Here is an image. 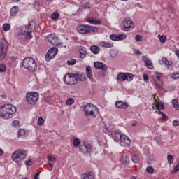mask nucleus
Masks as SVG:
<instances>
[{"label": "nucleus", "instance_id": "1", "mask_svg": "<svg viewBox=\"0 0 179 179\" xmlns=\"http://www.w3.org/2000/svg\"><path fill=\"white\" fill-rule=\"evenodd\" d=\"M34 29H36V22L31 21L28 25L25 26V29L22 27H17L16 29L15 36L18 40H31L33 38L31 33Z\"/></svg>", "mask_w": 179, "mask_h": 179}, {"label": "nucleus", "instance_id": "2", "mask_svg": "<svg viewBox=\"0 0 179 179\" xmlns=\"http://www.w3.org/2000/svg\"><path fill=\"white\" fill-rule=\"evenodd\" d=\"M16 113V108L12 104H5L0 107V117L4 120L12 118Z\"/></svg>", "mask_w": 179, "mask_h": 179}, {"label": "nucleus", "instance_id": "3", "mask_svg": "<svg viewBox=\"0 0 179 179\" xmlns=\"http://www.w3.org/2000/svg\"><path fill=\"white\" fill-rule=\"evenodd\" d=\"M20 68H24L29 72H35L37 69V63L36 60L31 57H26L24 59L20 64Z\"/></svg>", "mask_w": 179, "mask_h": 179}, {"label": "nucleus", "instance_id": "4", "mask_svg": "<svg viewBox=\"0 0 179 179\" xmlns=\"http://www.w3.org/2000/svg\"><path fill=\"white\" fill-rule=\"evenodd\" d=\"M11 157L15 163H21L27 157V151L23 149H17L12 154Z\"/></svg>", "mask_w": 179, "mask_h": 179}, {"label": "nucleus", "instance_id": "5", "mask_svg": "<svg viewBox=\"0 0 179 179\" xmlns=\"http://www.w3.org/2000/svg\"><path fill=\"white\" fill-rule=\"evenodd\" d=\"M83 111L85 117H89V115H90L91 117H95L96 113L99 111V108L92 103H87L83 105Z\"/></svg>", "mask_w": 179, "mask_h": 179}, {"label": "nucleus", "instance_id": "6", "mask_svg": "<svg viewBox=\"0 0 179 179\" xmlns=\"http://www.w3.org/2000/svg\"><path fill=\"white\" fill-rule=\"evenodd\" d=\"M38 93L34 92H29L26 94V101L29 106H35L38 101Z\"/></svg>", "mask_w": 179, "mask_h": 179}, {"label": "nucleus", "instance_id": "7", "mask_svg": "<svg viewBox=\"0 0 179 179\" xmlns=\"http://www.w3.org/2000/svg\"><path fill=\"white\" fill-rule=\"evenodd\" d=\"M63 80L66 85H76L77 83L75 73H66L63 78Z\"/></svg>", "mask_w": 179, "mask_h": 179}, {"label": "nucleus", "instance_id": "8", "mask_svg": "<svg viewBox=\"0 0 179 179\" xmlns=\"http://www.w3.org/2000/svg\"><path fill=\"white\" fill-rule=\"evenodd\" d=\"M0 61H3L6 58V52L8 51V45H6V41L3 38L0 41Z\"/></svg>", "mask_w": 179, "mask_h": 179}, {"label": "nucleus", "instance_id": "9", "mask_svg": "<svg viewBox=\"0 0 179 179\" xmlns=\"http://www.w3.org/2000/svg\"><path fill=\"white\" fill-rule=\"evenodd\" d=\"M57 54H58V48L55 47L51 48L45 55V61H47V62H50L51 59H54V58H55Z\"/></svg>", "mask_w": 179, "mask_h": 179}, {"label": "nucleus", "instance_id": "10", "mask_svg": "<svg viewBox=\"0 0 179 179\" xmlns=\"http://www.w3.org/2000/svg\"><path fill=\"white\" fill-rule=\"evenodd\" d=\"M123 25L124 29L123 30L124 31H129V29H134L135 27V24L134 23V21L131 18H125L123 20Z\"/></svg>", "mask_w": 179, "mask_h": 179}, {"label": "nucleus", "instance_id": "11", "mask_svg": "<svg viewBox=\"0 0 179 179\" xmlns=\"http://www.w3.org/2000/svg\"><path fill=\"white\" fill-rule=\"evenodd\" d=\"M120 145L123 148H129L131 146V139L126 135H123L120 140Z\"/></svg>", "mask_w": 179, "mask_h": 179}, {"label": "nucleus", "instance_id": "12", "mask_svg": "<svg viewBox=\"0 0 179 179\" xmlns=\"http://www.w3.org/2000/svg\"><path fill=\"white\" fill-rule=\"evenodd\" d=\"M76 30L80 34H89V24L78 25Z\"/></svg>", "mask_w": 179, "mask_h": 179}, {"label": "nucleus", "instance_id": "13", "mask_svg": "<svg viewBox=\"0 0 179 179\" xmlns=\"http://www.w3.org/2000/svg\"><path fill=\"white\" fill-rule=\"evenodd\" d=\"M47 40L52 44V45H59V41L58 39V36L54 35V34H50L48 35L46 37Z\"/></svg>", "mask_w": 179, "mask_h": 179}, {"label": "nucleus", "instance_id": "14", "mask_svg": "<svg viewBox=\"0 0 179 179\" xmlns=\"http://www.w3.org/2000/svg\"><path fill=\"white\" fill-rule=\"evenodd\" d=\"M94 66L95 69H99V71H101L102 72H104L108 69L107 65L101 62H95L94 63Z\"/></svg>", "mask_w": 179, "mask_h": 179}, {"label": "nucleus", "instance_id": "15", "mask_svg": "<svg viewBox=\"0 0 179 179\" xmlns=\"http://www.w3.org/2000/svg\"><path fill=\"white\" fill-rule=\"evenodd\" d=\"M86 22H87L90 24H95V25L101 24V20H97L96 18L93 17H87Z\"/></svg>", "mask_w": 179, "mask_h": 179}, {"label": "nucleus", "instance_id": "16", "mask_svg": "<svg viewBox=\"0 0 179 179\" xmlns=\"http://www.w3.org/2000/svg\"><path fill=\"white\" fill-rule=\"evenodd\" d=\"M115 107H117V108H124V110H127V108H128V103L125 101H117L115 103Z\"/></svg>", "mask_w": 179, "mask_h": 179}, {"label": "nucleus", "instance_id": "17", "mask_svg": "<svg viewBox=\"0 0 179 179\" xmlns=\"http://www.w3.org/2000/svg\"><path fill=\"white\" fill-rule=\"evenodd\" d=\"M99 45L103 48H113L114 47L113 43L104 41H100Z\"/></svg>", "mask_w": 179, "mask_h": 179}, {"label": "nucleus", "instance_id": "18", "mask_svg": "<svg viewBox=\"0 0 179 179\" xmlns=\"http://www.w3.org/2000/svg\"><path fill=\"white\" fill-rule=\"evenodd\" d=\"M122 136L123 135L118 131H113L112 133V138L115 141V142H120L121 138H122Z\"/></svg>", "mask_w": 179, "mask_h": 179}, {"label": "nucleus", "instance_id": "19", "mask_svg": "<svg viewBox=\"0 0 179 179\" xmlns=\"http://www.w3.org/2000/svg\"><path fill=\"white\" fill-rule=\"evenodd\" d=\"M86 76L90 80L93 79V73H92V67L90 66H87L85 69Z\"/></svg>", "mask_w": 179, "mask_h": 179}, {"label": "nucleus", "instance_id": "20", "mask_svg": "<svg viewBox=\"0 0 179 179\" xmlns=\"http://www.w3.org/2000/svg\"><path fill=\"white\" fill-rule=\"evenodd\" d=\"M76 76V79L78 82H85L86 80V76L85 74H79L78 73H74Z\"/></svg>", "mask_w": 179, "mask_h": 179}, {"label": "nucleus", "instance_id": "21", "mask_svg": "<svg viewBox=\"0 0 179 179\" xmlns=\"http://www.w3.org/2000/svg\"><path fill=\"white\" fill-rule=\"evenodd\" d=\"M82 179H94V176L92 172H87L82 175Z\"/></svg>", "mask_w": 179, "mask_h": 179}, {"label": "nucleus", "instance_id": "22", "mask_svg": "<svg viewBox=\"0 0 179 179\" xmlns=\"http://www.w3.org/2000/svg\"><path fill=\"white\" fill-rule=\"evenodd\" d=\"M117 79L120 82H124V80H127V73H120L117 75Z\"/></svg>", "mask_w": 179, "mask_h": 179}, {"label": "nucleus", "instance_id": "23", "mask_svg": "<svg viewBox=\"0 0 179 179\" xmlns=\"http://www.w3.org/2000/svg\"><path fill=\"white\" fill-rule=\"evenodd\" d=\"M89 34L90 33H99V28L97 27L88 25Z\"/></svg>", "mask_w": 179, "mask_h": 179}, {"label": "nucleus", "instance_id": "24", "mask_svg": "<svg viewBox=\"0 0 179 179\" xmlns=\"http://www.w3.org/2000/svg\"><path fill=\"white\" fill-rule=\"evenodd\" d=\"M90 51H92L93 54H99V52H100V48L96 45H92L90 47Z\"/></svg>", "mask_w": 179, "mask_h": 179}, {"label": "nucleus", "instance_id": "25", "mask_svg": "<svg viewBox=\"0 0 179 179\" xmlns=\"http://www.w3.org/2000/svg\"><path fill=\"white\" fill-rule=\"evenodd\" d=\"M158 114L159 115H162V117L159 118V120L162 121V122H164V121H167L169 120V117L167 115H166V114H164V113L159 111Z\"/></svg>", "mask_w": 179, "mask_h": 179}, {"label": "nucleus", "instance_id": "26", "mask_svg": "<svg viewBox=\"0 0 179 179\" xmlns=\"http://www.w3.org/2000/svg\"><path fill=\"white\" fill-rule=\"evenodd\" d=\"M19 13V7L14 6L10 10V15L11 16H16L17 13Z\"/></svg>", "mask_w": 179, "mask_h": 179}, {"label": "nucleus", "instance_id": "27", "mask_svg": "<svg viewBox=\"0 0 179 179\" xmlns=\"http://www.w3.org/2000/svg\"><path fill=\"white\" fill-rule=\"evenodd\" d=\"M83 146L85 148L87 152H90L92 149V144L88 143H83Z\"/></svg>", "mask_w": 179, "mask_h": 179}, {"label": "nucleus", "instance_id": "28", "mask_svg": "<svg viewBox=\"0 0 179 179\" xmlns=\"http://www.w3.org/2000/svg\"><path fill=\"white\" fill-rule=\"evenodd\" d=\"M172 104H173L174 108H176V110H179V104H178V99H173L172 101Z\"/></svg>", "mask_w": 179, "mask_h": 179}, {"label": "nucleus", "instance_id": "29", "mask_svg": "<svg viewBox=\"0 0 179 179\" xmlns=\"http://www.w3.org/2000/svg\"><path fill=\"white\" fill-rule=\"evenodd\" d=\"M134 80V75L131 73H126V80L131 82Z\"/></svg>", "mask_w": 179, "mask_h": 179}, {"label": "nucleus", "instance_id": "30", "mask_svg": "<svg viewBox=\"0 0 179 179\" xmlns=\"http://www.w3.org/2000/svg\"><path fill=\"white\" fill-rule=\"evenodd\" d=\"M158 38L160 41V43H164L166 41H167V37L166 36H162L160 34L158 35Z\"/></svg>", "mask_w": 179, "mask_h": 179}, {"label": "nucleus", "instance_id": "31", "mask_svg": "<svg viewBox=\"0 0 179 179\" xmlns=\"http://www.w3.org/2000/svg\"><path fill=\"white\" fill-rule=\"evenodd\" d=\"M80 145V141L79 140V138H76L73 140V145L75 148H78V146H79Z\"/></svg>", "mask_w": 179, "mask_h": 179}, {"label": "nucleus", "instance_id": "32", "mask_svg": "<svg viewBox=\"0 0 179 179\" xmlns=\"http://www.w3.org/2000/svg\"><path fill=\"white\" fill-rule=\"evenodd\" d=\"M145 65L148 69H153V64L152 63V61H150V59L148 62H145Z\"/></svg>", "mask_w": 179, "mask_h": 179}, {"label": "nucleus", "instance_id": "33", "mask_svg": "<svg viewBox=\"0 0 179 179\" xmlns=\"http://www.w3.org/2000/svg\"><path fill=\"white\" fill-rule=\"evenodd\" d=\"M75 103V99L73 98H69L66 100V106H72Z\"/></svg>", "mask_w": 179, "mask_h": 179}, {"label": "nucleus", "instance_id": "34", "mask_svg": "<svg viewBox=\"0 0 179 179\" xmlns=\"http://www.w3.org/2000/svg\"><path fill=\"white\" fill-rule=\"evenodd\" d=\"M117 36V41L125 40V38H127V35H125V34H120Z\"/></svg>", "mask_w": 179, "mask_h": 179}, {"label": "nucleus", "instance_id": "35", "mask_svg": "<svg viewBox=\"0 0 179 179\" xmlns=\"http://www.w3.org/2000/svg\"><path fill=\"white\" fill-rule=\"evenodd\" d=\"M162 78V73L159 72H155L153 75V79H157V80H160V78Z\"/></svg>", "mask_w": 179, "mask_h": 179}, {"label": "nucleus", "instance_id": "36", "mask_svg": "<svg viewBox=\"0 0 179 179\" xmlns=\"http://www.w3.org/2000/svg\"><path fill=\"white\" fill-rule=\"evenodd\" d=\"M25 134H26V131H24V129H19V131L17 134V136L18 138H20V136H23Z\"/></svg>", "mask_w": 179, "mask_h": 179}, {"label": "nucleus", "instance_id": "37", "mask_svg": "<svg viewBox=\"0 0 179 179\" xmlns=\"http://www.w3.org/2000/svg\"><path fill=\"white\" fill-rule=\"evenodd\" d=\"M167 160L169 164H173V163H174V157L171 155H168Z\"/></svg>", "mask_w": 179, "mask_h": 179}, {"label": "nucleus", "instance_id": "38", "mask_svg": "<svg viewBox=\"0 0 179 179\" xmlns=\"http://www.w3.org/2000/svg\"><path fill=\"white\" fill-rule=\"evenodd\" d=\"M76 64V60L71 59L69 60H67V65H69V66H73V65H75Z\"/></svg>", "mask_w": 179, "mask_h": 179}, {"label": "nucleus", "instance_id": "39", "mask_svg": "<svg viewBox=\"0 0 179 179\" xmlns=\"http://www.w3.org/2000/svg\"><path fill=\"white\" fill-rule=\"evenodd\" d=\"M87 54V52H86V50H80V57L83 59L86 57V55Z\"/></svg>", "mask_w": 179, "mask_h": 179}, {"label": "nucleus", "instance_id": "40", "mask_svg": "<svg viewBox=\"0 0 179 179\" xmlns=\"http://www.w3.org/2000/svg\"><path fill=\"white\" fill-rule=\"evenodd\" d=\"M157 110L160 111V110H164V105L162 102L157 103Z\"/></svg>", "mask_w": 179, "mask_h": 179}, {"label": "nucleus", "instance_id": "41", "mask_svg": "<svg viewBox=\"0 0 179 179\" xmlns=\"http://www.w3.org/2000/svg\"><path fill=\"white\" fill-rule=\"evenodd\" d=\"M3 30L4 31H8V30H10V24L6 23L3 25Z\"/></svg>", "mask_w": 179, "mask_h": 179}, {"label": "nucleus", "instance_id": "42", "mask_svg": "<svg viewBox=\"0 0 179 179\" xmlns=\"http://www.w3.org/2000/svg\"><path fill=\"white\" fill-rule=\"evenodd\" d=\"M6 66L5 64H0V72L1 73H3V72H6Z\"/></svg>", "mask_w": 179, "mask_h": 179}, {"label": "nucleus", "instance_id": "43", "mask_svg": "<svg viewBox=\"0 0 179 179\" xmlns=\"http://www.w3.org/2000/svg\"><path fill=\"white\" fill-rule=\"evenodd\" d=\"M164 65H166V66H168V69L172 71L173 66H171V65H173V62H170L168 60V62H166Z\"/></svg>", "mask_w": 179, "mask_h": 179}, {"label": "nucleus", "instance_id": "44", "mask_svg": "<svg viewBox=\"0 0 179 179\" xmlns=\"http://www.w3.org/2000/svg\"><path fill=\"white\" fill-rule=\"evenodd\" d=\"M110 55H111L112 58H115V57H117V55H118V50H111Z\"/></svg>", "mask_w": 179, "mask_h": 179}, {"label": "nucleus", "instance_id": "45", "mask_svg": "<svg viewBox=\"0 0 179 179\" xmlns=\"http://www.w3.org/2000/svg\"><path fill=\"white\" fill-rule=\"evenodd\" d=\"M146 171L149 174H153V173H155V169H153V167L152 166H148L146 169Z\"/></svg>", "mask_w": 179, "mask_h": 179}, {"label": "nucleus", "instance_id": "46", "mask_svg": "<svg viewBox=\"0 0 179 179\" xmlns=\"http://www.w3.org/2000/svg\"><path fill=\"white\" fill-rule=\"evenodd\" d=\"M58 17H59V13H58L57 12H55L52 14V20H57Z\"/></svg>", "mask_w": 179, "mask_h": 179}, {"label": "nucleus", "instance_id": "47", "mask_svg": "<svg viewBox=\"0 0 179 179\" xmlns=\"http://www.w3.org/2000/svg\"><path fill=\"white\" fill-rule=\"evenodd\" d=\"M123 164L128 165L129 164V156H125L123 157Z\"/></svg>", "mask_w": 179, "mask_h": 179}, {"label": "nucleus", "instance_id": "48", "mask_svg": "<svg viewBox=\"0 0 179 179\" xmlns=\"http://www.w3.org/2000/svg\"><path fill=\"white\" fill-rule=\"evenodd\" d=\"M131 160H132L133 163H139V159L138 158V157L136 155H133L131 157Z\"/></svg>", "mask_w": 179, "mask_h": 179}, {"label": "nucleus", "instance_id": "49", "mask_svg": "<svg viewBox=\"0 0 179 179\" xmlns=\"http://www.w3.org/2000/svg\"><path fill=\"white\" fill-rule=\"evenodd\" d=\"M38 124L41 126L44 124V119L42 117H38Z\"/></svg>", "mask_w": 179, "mask_h": 179}, {"label": "nucleus", "instance_id": "50", "mask_svg": "<svg viewBox=\"0 0 179 179\" xmlns=\"http://www.w3.org/2000/svg\"><path fill=\"white\" fill-rule=\"evenodd\" d=\"M110 40H113V41H118L117 36L115 34H111L110 36Z\"/></svg>", "mask_w": 179, "mask_h": 179}, {"label": "nucleus", "instance_id": "51", "mask_svg": "<svg viewBox=\"0 0 179 179\" xmlns=\"http://www.w3.org/2000/svg\"><path fill=\"white\" fill-rule=\"evenodd\" d=\"M135 40L136 41H138V43H141V41H142V36L139 34L136 35L135 36Z\"/></svg>", "mask_w": 179, "mask_h": 179}, {"label": "nucleus", "instance_id": "52", "mask_svg": "<svg viewBox=\"0 0 179 179\" xmlns=\"http://www.w3.org/2000/svg\"><path fill=\"white\" fill-rule=\"evenodd\" d=\"M12 125L13 127H14V128H17V127H19V121L13 120L12 122Z\"/></svg>", "mask_w": 179, "mask_h": 179}, {"label": "nucleus", "instance_id": "53", "mask_svg": "<svg viewBox=\"0 0 179 179\" xmlns=\"http://www.w3.org/2000/svg\"><path fill=\"white\" fill-rule=\"evenodd\" d=\"M172 79H179V73H176L171 75Z\"/></svg>", "mask_w": 179, "mask_h": 179}, {"label": "nucleus", "instance_id": "54", "mask_svg": "<svg viewBox=\"0 0 179 179\" xmlns=\"http://www.w3.org/2000/svg\"><path fill=\"white\" fill-rule=\"evenodd\" d=\"M179 170V163L173 168V169L172 170V173H177V171H178Z\"/></svg>", "mask_w": 179, "mask_h": 179}, {"label": "nucleus", "instance_id": "55", "mask_svg": "<svg viewBox=\"0 0 179 179\" xmlns=\"http://www.w3.org/2000/svg\"><path fill=\"white\" fill-rule=\"evenodd\" d=\"M143 80L144 82H149V76H148V74H143Z\"/></svg>", "mask_w": 179, "mask_h": 179}, {"label": "nucleus", "instance_id": "56", "mask_svg": "<svg viewBox=\"0 0 179 179\" xmlns=\"http://www.w3.org/2000/svg\"><path fill=\"white\" fill-rule=\"evenodd\" d=\"M48 160L49 162H55L57 159L55 157L50 156L48 157Z\"/></svg>", "mask_w": 179, "mask_h": 179}, {"label": "nucleus", "instance_id": "57", "mask_svg": "<svg viewBox=\"0 0 179 179\" xmlns=\"http://www.w3.org/2000/svg\"><path fill=\"white\" fill-rule=\"evenodd\" d=\"M25 164L29 166H32L33 163H31V159L25 161Z\"/></svg>", "mask_w": 179, "mask_h": 179}, {"label": "nucleus", "instance_id": "58", "mask_svg": "<svg viewBox=\"0 0 179 179\" xmlns=\"http://www.w3.org/2000/svg\"><path fill=\"white\" fill-rule=\"evenodd\" d=\"M173 125L174 127H178V125H179V121L177 120H174V121L173 122Z\"/></svg>", "mask_w": 179, "mask_h": 179}, {"label": "nucleus", "instance_id": "59", "mask_svg": "<svg viewBox=\"0 0 179 179\" xmlns=\"http://www.w3.org/2000/svg\"><path fill=\"white\" fill-rule=\"evenodd\" d=\"M142 59L144 62V63L145 64L146 62H148V61H149L150 59L148 58V57L146 56H143L142 57Z\"/></svg>", "mask_w": 179, "mask_h": 179}, {"label": "nucleus", "instance_id": "60", "mask_svg": "<svg viewBox=\"0 0 179 179\" xmlns=\"http://www.w3.org/2000/svg\"><path fill=\"white\" fill-rule=\"evenodd\" d=\"M134 52L136 54V55H141V54H142V52H141V51L138 49H134Z\"/></svg>", "mask_w": 179, "mask_h": 179}, {"label": "nucleus", "instance_id": "61", "mask_svg": "<svg viewBox=\"0 0 179 179\" xmlns=\"http://www.w3.org/2000/svg\"><path fill=\"white\" fill-rule=\"evenodd\" d=\"M82 9H90V6H89V4H85L82 6Z\"/></svg>", "mask_w": 179, "mask_h": 179}, {"label": "nucleus", "instance_id": "62", "mask_svg": "<svg viewBox=\"0 0 179 179\" xmlns=\"http://www.w3.org/2000/svg\"><path fill=\"white\" fill-rule=\"evenodd\" d=\"M162 61L163 64H165V63H166V62H168L169 59H167L166 57H162Z\"/></svg>", "mask_w": 179, "mask_h": 179}, {"label": "nucleus", "instance_id": "63", "mask_svg": "<svg viewBox=\"0 0 179 179\" xmlns=\"http://www.w3.org/2000/svg\"><path fill=\"white\" fill-rule=\"evenodd\" d=\"M40 176V173L38 172L34 175V179H38V176Z\"/></svg>", "mask_w": 179, "mask_h": 179}, {"label": "nucleus", "instance_id": "64", "mask_svg": "<svg viewBox=\"0 0 179 179\" xmlns=\"http://www.w3.org/2000/svg\"><path fill=\"white\" fill-rule=\"evenodd\" d=\"M176 54L178 58H179V50L176 51Z\"/></svg>", "mask_w": 179, "mask_h": 179}]
</instances>
